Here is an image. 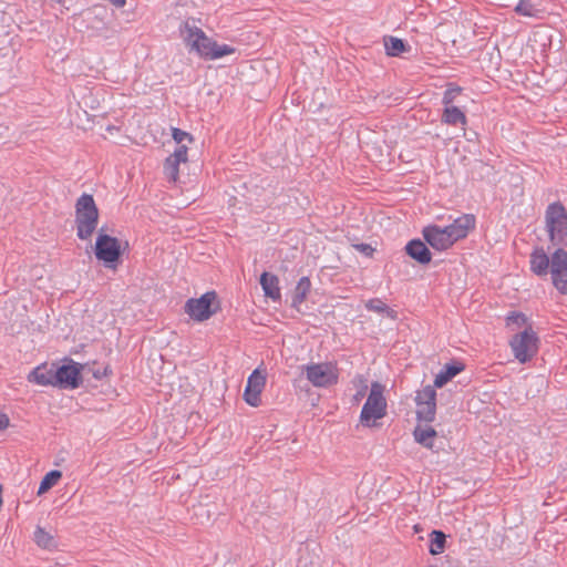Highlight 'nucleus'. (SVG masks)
Segmentation results:
<instances>
[{
  "label": "nucleus",
  "mask_w": 567,
  "mask_h": 567,
  "mask_svg": "<svg viewBox=\"0 0 567 567\" xmlns=\"http://www.w3.org/2000/svg\"><path fill=\"white\" fill-rule=\"evenodd\" d=\"M446 537L441 530H433L431 533L430 553L432 555H440L444 551Z\"/></svg>",
  "instance_id": "27"
},
{
  "label": "nucleus",
  "mask_w": 567,
  "mask_h": 567,
  "mask_svg": "<svg viewBox=\"0 0 567 567\" xmlns=\"http://www.w3.org/2000/svg\"><path fill=\"white\" fill-rule=\"evenodd\" d=\"M405 249L408 255L420 264H427L431 261V252L421 240H411L406 245Z\"/></svg>",
  "instance_id": "15"
},
{
  "label": "nucleus",
  "mask_w": 567,
  "mask_h": 567,
  "mask_svg": "<svg viewBox=\"0 0 567 567\" xmlns=\"http://www.w3.org/2000/svg\"><path fill=\"white\" fill-rule=\"evenodd\" d=\"M31 384L55 388V362H43L33 368L27 375Z\"/></svg>",
  "instance_id": "13"
},
{
  "label": "nucleus",
  "mask_w": 567,
  "mask_h": 567,
  "mask_svg": "<svg viewBox=\"0 0 567 567\" xmlns=\"http://www.w3.org/2000/svg\"><path fill=\"white\" fill-rule=\"evenodd\" d=\"M111 374V369L109 367H103L93 372V377L95 379H102Z\"/></svg>",
  "instance_id": "36"
},
{
  "label": "nucleus",
  "mask_w": 567,
  "mask_h": 567,
  "mask_svg": "<svg viewBox=\"0 0 567 567\" xmlns=\"http://www.w3.org/2000/svg\"><path fill=\"white\" fill-rule=\"evenodd\" d=\"M385 53L390 56H400L402 53L410 51V47L400 38L384 37L383 38Z\"/></svg>",
  "instance_id": "17"
},
{
  "label": "nucleus",
  "mask_w": 567,
  "mask_h": 567,
  "mask_svg": "<svg viewBox=\"0 0 567 567\" xmlns=\"http://www.w3.org/2000/svg\"><path fill=\"white\" fill-rule=\"evenodd\" d=\"M190 144H188V143L176 144V147L171 155H173L174 158L184 159V161L188 162V146Z\"/></svg>",
  "instance_id": "32"
},
{
  "label": "nucleus",
  "mask_w": 567,
  "mask_h": 567,
  "mask_svg": "<svg viewBox=\"0 0 567 567\" xmlns=\"http://www.w3.org/2000/svg\"><path fill=\"white\" fill-rule=\"evenodd\" d=\"M99 208L90 194H82L75 203L76 236L81 240H91L99 225Z\"/></svg>",
  "instance_id": "4"
},
{
  "label": "nucleus",
  "mask_w": 567,
  "mask_h": 567,
  "mask_svg": "<svg viewBox=\"0 0 567 567\" xmlns=\"http://www.w3.org/2000/svg\"><path fill=\"white\" fill-rule=\"evenodd\" d=\"M546 227L550 240L559 244L567 239V213L560 204H551L546 210Z\"/></svg>",
  "instance_id": "9"
},
{
  "label": "nucleus",
  "mask_w": 567,
  "mask_h": 567,
  "mask_svg": "<svg viewBox=\"0 0 567 567\" xmlns=\"http://www.w3.org/2000/svg\"><path fill=\"white\" fill-rule=\"evenodd\" d=\"M61 477H62V472L58 471V470H52L49 473H47L40 483V486L38 489V495H43L50 488L55 486L59 483V481L61 480Z\"/></svg>",
  "instance_id": "24"
},
{
  "label": "nucleus",
  "mask_w": 567,
  "mask_h": 567,
  "mask_svg": "<svg viewBox=\"0 0 567 567\" xmlns=\"http://www.w3.org/2000/svg\"><path fill=\"white\" fill-rule=\"evenodd\" d=\"M109 2H111L113 6H115L116 8H123L126 3V0H107Z\"/></svg>",
  "instance_id": "37"
},
{
  "label": "nucleus",
  "mask_w": 567,
  "mask_h": 567,
  "mask_svg": "<svg viewBox=\"0 0 567 567\" xmlns=\"http://www.w3.org/2000/svg\"><path fill=\"white\" fill-rule=\"evenodd\" d=\"M220 310V300L215 290L207 291L197 298H189L184 305L185 313L196 322L209 320Z\"/></svg>",
  "instance_id": "6"
},
{
  "label": "nucleus",
  "mask_w": 567,
  "mask_h": 567,
  "mask_svg": "<svg viewBox=\"0 0 567 567\" xmlns=\"http://www.w3.org/2000/svg\"><path fill=\"white\" fill-rule=\"evenodd\" d=\"M364 307L368 311L375 312L382 317L390 318L395 320L398 318V313L395 310L391 309L385 305L381 299L374 298L364 302Z\"/></svg>",
  "instance_id": "18"
},
{
  "label": "nucleus",
  "mask_w": 567,
  "mask_h": 567,
  "mask_svg": "<svg viewBox=\"0 0 567 567\" xmlns=\"http://www.w3.org/2000/svg\"><path fill=\"white\" fill-rule=\"evenodd\" d=\"M474 227V215L465 214L445 227L437 225L426 226L423 229V237L432 248L436 250H445L453 246L457 240L465 238Z\"/></svg>",
  "instance_id": "2"
},
{
  "label": "nucleus",
  "mask_w": 567,
  "mask_h": 567,
  "mask_svg": "<svg viewBox=\"0 0 567 567\" xmlns=\"http://www.w3.org/2000/svg\"><path fill=\"white\" fill-rule=\"evenodd\" d=\"M123 251L122 241L110 235L106 227H101L94 244L95 258L106 268L115 270L121 264Z\"/></svg>",
  "instance_id": "5"
},
{
  "label": "nucleus",
  "mask_w": 567,
  "mask_h": 567,
  "mask_svg": "<svg viewBox=\"0 0 567 567\" xmlns=\"http://www.w3.org/2000/svg\"><path fill=\"white\" fill-rule=\"evenodd\" d=\"M414 439L415 441L423 445L426 449H432L434 439L436 436V431L431 426H416L414 430Z\"/></svg>",
  "instance_id": "20"
},
{
  "label": "nucleus",
  "mask_w": 567,
  "mask_h": 567,
  "mask_svg": "<svg viewBox=\"0 0 567 567\" xmlns=\"http://www.w3.org/2000/svg\"><path fill=\"white\" fill-rule=\"evenodd\" d=\"M357 250L365 257H372L373 252L375 251V248H373L369 244H357Z\"/></svg>",
  "instance_id": "35"
},
{
  "label": "nucleus",
  "mask_w": 567,
  "mask_h": 567,
  "mask_svg": "<svg viewBox=\"0 0 567 567\" xmlns=\"http://www.w3.org/2000/svg\"><path fill=\"white\" fill-rule=\"evenodd\" d=\"M267 375L260 369H255L247 379V384L243 394L244 401L257 408L261 404V393L266 386Z\"/></svg>",
  "instance_id": "11"
},
{
  "label": "nucleus",
  "mask_w": 567,
  "mask_h": 567,
  "mask_svg": "<svg viewBox=\"0 0 567 567\" xmlns=\"http://www.w3.org/2000/svg\"><path fill=\"white\" fill-rule=\"evenodd\" d=\"M181 34L188 51L196 53L204 60L214 61L236 52L234 47L219 44L200 28L188 22H185L181 28Z\"/></svg>",
  "instance_id": "1"
},
{
  "label": "nucleus",
  "mask_w": 567,
  "mask_h": 567,
  "mask_svg": "<svg viewBox=\"0 0 567 567\" xmlns=\"http://www.w3.org/2000/svg\"><path fill=\"white\" fill-rule=\"evenodd\" d=\"M515 11L522 16L533 17L536 10L529 0H520L515 7Z\"/></svg>",
  "instance_id": "31"
},
{
  "label": "nucleus",
  "mask_w": 567,
  "mask_h": 567,
  "mask_svg": "<svg viewBox=\"0 0 567 567\" xmlns=\"http://www.w3.org/2000/svg\"><path fill=\"white\" fill-rule=\"evenodd\" d=\"M506 326L512 330H525L526 327H532L527 317L522 312H512L506 317Z\"/></svg>",
  "instance_id": "26"
},
{
  "label": "nucleus",
  "mask_w": 567,
  "mask_h": 567,
  "mask_svg": "<svg viewBox=\"0 0 567 567\" xmlns=\"http://www.w3.org/2000/svg\"><path fill=\"white\" fill-rule=\"evenodd\" d=\"M416 415L419 420L425 422H432L434 420L436 413V404L416 403Z\"/></svg>",
  "instance_id": "28"
},
{
  "label": "nucleus",
  "mask_w": 567,
  "mask_h": 567,
  "mask_svg": "<svg viewBox=\"0 0 567 567\" xmlns=\"http://www.w3.org/2000/svg\"><path fill=\"white\" fill-rule=\"evenodd\" d=\"M442 120L446 124L455 125L457 123H461L463 125L466 124V117L464 113L456 106H449L446 105Z\"/></svg>",
  "instance_id": "23"
},
{
  "label": "nucleus",
  "mask_w": 567,
  "mask_h": 567,
  "mask_svg": "<svg viewBox=\"0 0 567 567\" xmlns=\"http://www.w3.org/2000/svg\"><path fill=\"white\" fill-rule=\"evenodd\" d=\"M550 274L554 286L563 293H567V252L557 249L550 259Z\"/></svg>",
  "instance_id": "12"
},
{
  "label": "nucleus",
  "mask_w": 567,
  "mask_h": 567,
  "mask_svg": "<svg viewBox=\"0 0 567 567\" xmlns=\"http://www.w3.org/2000/svg\"><path fill=\"white\" fill-rule=\"evenodd\" d=\"M514 357L520 362L530 361L538 351V338L532 327H526L522 332L515 333L509 341Z\"/></svg>",
  "instance_id": "8"
},
{
  "label": "nucleus",
  "mask_w": 567,
  "mask_h": 567,
  "mask_svg": "<svg viewBox=\"0 0 567 567\" xmlns=\"http://www.w3.org/2000/svg\"><path fill=\"white\" fill-rule=\"evenodd\" d=\"M259 282L266 298L271 299L274 302L281 300V288L278 276L265 271L261 274Z\"/></svg>",
  "instance_id": "14"
},
{
  "label": "nucleus",
  "mask_w": 567,
  "mask_h": 567,
  "mask_svg": "<svg viewBox=\"0 0 567 567\" xmlns=\"http://www.w3.org/2000/svg\"><path fill=\"white\" fill-rule=\"evenodd\" d=\"M106 131H107L109 133H111V134H114V133H117V132L120 131V128H118V127H116V126H114V125H109V126L106 127Z\"/></svg>",
  "instance_id": "38"
},
{
  "label": "nucleus",
  "mask_w": 567,
  "mask_h": 567,
  "mask_svg": "<svg viewBox=\"0 0 567 567\" xmlns=\"http://www.w3.org/2000/svg\"><path fill=\"white\" fill-rule=\"evenodd\" d=\"M463 370L461 365H446L443 371L436 374L434 379V386L442 388L452 378H454L457 373Z\"/></svg>",
  "instance_id": "25"
},
{
  "label": "nucleus",
  "mask_w": 567,
  "mask_h": 567,
  "mask_svg": "<svg viewBox=\"0 0 567 567\" xmlns=\"http://www.w3.org/2000/svg\"><path fill=\"white\" fill-rule=\"evenodd\" d=\"M435 386L425 385L422 390L417 391L415 396L416 403L436 404Z\"/></svg>",
  "instance_id": "29"
},
{
  "label": "nucleus",
  "mask_w": 567,
  "mask_h": 567,
  "mask_svg": "<svg viewBox=\"0 0 567 567\" xmlns=\"http://www.w3.org/2000/svg\"><path fill=\"white\" fill-rule=\"evenodd\" d=\"M172 137L176 144H193L194 137L186 131H183L178 127H172Z\"/></svg>",
  "instance_id": "30"
},
{
  "label": "nucleus",
  "mask_w": 567,
  "mask_h": 567,
  "mask_svg": "<svg viewBox=\"0 0 567 567\" xmlns=\"http://www.w3.org/2000/svg\"><path fill=\"white\" fill-rule=\"evenodd\" d=\"M11 426V420L6 410L0 405V432L8 430Z\"/></svg>",
  "instance_id": "34"
},
{
  "label": "nucleus",
  "mask_w": 567,
  "mask_h": 567,
  "mask_svg": "<svg viewBox=\"0 0 567 567\" xmlns=\"http://www.w3.org/2000/svg\"><path fill=\"white\" fill-rule=\"evenodd\" d=\"M184 159L174 158L173 155H168L163 163V173L169 183L176 184L179 181V166L187 164Z\"/></svg>",
  "instance_id": "16"
},
{
  "label": "nucleus",
  "mask_w": 567,
  "mask_h": 567,
  "mask_svg": "<svg viewBox=\"0 0 567 567\" xmlns=\"http://www.w3.org/2000/svg\"><path fill=\"white\" fill-rule=\"evenodd\" d=\"M461 93V89L457 86H449L443 96V103L449 105L453 103L456 96Z\"/></svg>",
  "instance_id": "33"
},
{
  "label": "nucleus",
  "mask_w": 567,
  "mask_h": 567,
  "mask_svg": "<svg viewBox=\"0 0 567 567\" xmlns=\"http://www.w3.org/2000/svg\"><path fill=\"white\" fill-rule=\"evenodd\" d=\"M549 266L550 260L543 250H535L532 254L530 268L536 275H546Z\"/></svg>",
  "instance_id": "19"
},
{
  "label": "nucleus",
  "mask_w": 567,
  "mask_h": 567,
  "mask_svg": "<svg viewBox=\"0 0 567 567\" xmlns=\"http://www.w3.org/2000/svg\"><path fill=\"white\" fill-rule=\"evenodd\" d=\"M539 380V383L543 385L544 384V379L543 378H538Z\"/></svg>",
  "instance_id": "39"
},
{
  "label": "nucleus",
  "mask_w": 567,
  "mask_h": 567,
  "mask_svg": "<svg viewBox=\"0 0 567 567\" xmlns=\"http://www.w3.org/2000/svg\"><path fill=\"white\" fill-rule=\"evenodd\" d=\"M311 289V281L308 277H301L292 296V306L298 308L306 299Z\"/></svg>",
  "instance_id": "21"
},
{
  "label": "nucleus",
  "mask_w": 567,
  "mask_h": 567,
  "mask_svg": "<svg viewBox=\"0 0 567 567\" xmlns=\"http://www.w3.org/2000/svg\"><path fill=\"white\" fill-rule=\"evenodd\" d=\"M301 369L306 379L316 388H329L338 383L339 369L333 362H312Z\"/></svg>",
  "instance_id": "7"
},
{
  "label": "nucleus",
  "mask_w": 567,
  "mask_h": 567,
  "mask_svg": "<svg viewBox=\"0 0 567 567\" xmlns=\"http://www.w3.org/2000/svg\"><path fill=\"white\" fill-rule=\"evenodd\" d=\"M34 542L43 549L52 550L56 548L54 536L40 526L34 530Z\"/></svg>",
  "instance_id": "22"
},
{
  "label": "nucleus",
  "mask_w": 567,
  "mask_h": 567,
  "mask_svg": "<svg viewBox=\"0 0 567 567\" xmlns=\"http://www.w3.org/2000/svg\"><path fill=\"white\" fill-rule=\"evenodd\" d=\"M81 363L65 359L62 364L55 363V388L74 390L82 383Z\"/></svg>",
  "instance_id": "10"
},
{
  "label": "nucleus",
  "mask_w": 567,
  "mask_h": 567,
  "mask_svg": "<svg viewBox=\"0 0 567 567\" xmlns=\"http://www.w3.org/2000/svg\"><path fill=\"white\" fill-rule=\"evenodd\" d=\"M385 386L373 382L368 398L361 409L359 423L367 429H379L386 415L388 403L384 396Z\"/></svg>",
  "instance_id": "3"
}]
</instances>
